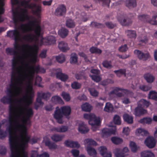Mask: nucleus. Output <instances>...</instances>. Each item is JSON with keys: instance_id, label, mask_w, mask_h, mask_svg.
I'll use <instances>...</instances> for the list:
<instances>
[{"instance_id": "1", "label": "nucleus", "mask_w": 157, "mask_h": 157, "mask_svg": "<svg viewBox=\"0 0 157 157\" xmlns=\"http://www.w3.org/2000/svg\"><path fill=\"white\" fill-rule=\"evenodd\" d=\"M7 36L8 37L13 38L15 41L14 45V50L12 48H8L6 49V52L7 54L10 55H13L14 57L13 60L12 66L13 71L11 73V83L10 84L9 88H7L6 93L8 96V98H14L18 92H21L22 91V88L18 85L17 82L19 79L17 78L16 73L14 70L19 71L17 67V62L16 60V56L18 54L17 50H19L20 47L17 42L20 40L21 35L19 31L17 30H10L7 32ZM21 51L24 50L25 48H28L31 50V56L32 59L31 61L35 63L36 62L37 56L39 49L38 46L36 44H34L33 46L28 44H24L20 47ZM25 66L28 68L27 74H25L23 75V77L27 78L29 83L26 86L25 89V94L27 97H22L20 98H33L34 92L33 88L31 84V80H32L35 73H44L46 70L43 67H40L39 65L36 66L30 65L29 63L25 64ZM2 98H7L4 96Z\"/></svg>"}, {"instance_id": "2", "label": "nucleus", "mask_w": 157, "mask_h": 157, "mask_svg": "<svg viewBox=\"0 0 157 157\" xmlns=\"http://www.w3.org/2000/svg\"><path fill=\"white\" fill-rule=\"evenodd\" d=\"M33 115V110H9L6 131L9 134L10 157H28L25 150L30 140L26 125L30 124Z\"/></svg>"}, {"instance_id": "3", "label": "nucleus", "mask_w": 157, "mask_h": 157, "mask_svg": "<svg viewBox=\"0 0 157 157\" xmlns=\"http://www.w3.org/2000/svg\"><path fill=\"white\" fill-rule=\"evenodd\" d=\"M12 14L13 22L16 25H17L19 22H24L30 19L28 11L25 9H21L20 12L17 10H13Z\"/></svg>"}, {"instance_id": "4", "label": "nucleus", "mask_w": 157, "mask_h": 157, "mask_svg": "<svg viewBox=\"0 0 157 157\" xmlns=\"http://www.w3.org/2000/svg\"><path fill=\"white\" fill-rule=\"evenodd\" d=\"M30 0H22L20 3L21 6H27L28 8L32 10L33 13L38 17H40V13L41 11V6L40 5H37L35 3H31L29 4Z\"/></svg>"}, {"instance_id": "5", "label": "nucleus", "mask_w": 157, "mask_h": 157, "mask_svg": "<svg viewBox=\"0 0 157 157\" xmlns=\"http://www.w3.org/2000/svg\"><path fill=\"white\" fill-rule=\"evenodd\" d=\"M84 118L89 120V124L92 126L93 131H95L100 125L101 121L99 117H96L93 114L85 113L84 115Z\"/></svg>"}, {"instance_id": "6", "label": "nucleus", "mask_w": 157, "mask_h": 157, "mask_svg": "<svg viewBox=\"0 0 157 157\" xmlns=\"http://www.w3.org/2000/svg\"><path fill=\"white\" fill-rule=\"evenodd\" d=\"M110 94H115L118 97L125 96L127 97L132 98L133 95L132 91L118 87L114 88L110 92Z\"/></svg>"}, {"instance_id": "7", "label": "nucleus", "mask_w": 157, "mask_h": 157, "mask_svg": "<svg viewBox=\"0 0 157 157\" xmlns=\"http://www.w3.org/2000/svg\"><path fill=\"white\" fill-rule=\"evenodd\" d=\"M37 21L34 20L29 21L27 23L21 24L19 28L22 33H25L28 32H31L33 30L32 26L35 25Z\"/></svg>"}, {"instance_id": "8", "label": "nucleus", "mask_w": 157, "mask_h": 157, "mask_svg": "<svg viewBox=\"0 0 157 157\" xmlns=\"http://www.w3.org/2000/svg\"><path fill=\"white\" fill-rule=\"evenodd\" d=\"M117 20L123 26H128L132 23L131 19L125 15H121L117 17Z\"/></svg>"}, {"instance_id": "9", "label": "nucleus", "mask_w": 157, "mask_h": 157, "mask_svg": "<svg viewBox=\"0 0 157 157\" xmlns=\"http://www.w3.org/2000/svg\"><path fill=\"white\" fill-rule=\"evenodd\" d=\"M56 42L55 37L53 36H51L45 38H42L40 40L41 45H49L54 44Z\"/></svg>"}, {"instance_id": "10", "label": "nucleus", "mask_w": 157, "mask_h": 157, "mask_svg": "<svg viewBox=\"0 0 157 157\" xmlns=\"http://www.w3.org/2000/svg\"><path fill=\"white\" fill-rule=\"evenodd\" d=\"M63 115L61 108L59 109L58 107H56V110L54 114V117L59 124H62L63 122L62 120Z\"/></svg>"}, {"instance_id": "11", "label": "nucleus", "mask_w": 157, "mask_h": 157, "mask_svg": "<svg viewBox=\"0 0 157 157\" xmlns=\"http://www.w3.org/2000/svg\"><path fill=\"white\" fill-rule=\"evenodd\" d=\"M134 53L136 54L140 59L143 61H146L150 57V55L148 52L144 53L140 50H135L134 51Z\"/></svg>"}, {"instance_id": "12", "label": "nucleus", "mask_w": 157, "mask_h": 157, "mask_svg": "<svg viewBox=\"0 0 157 157\" xmlns=\"http://www.w3.org/2000/svg\"><path fill=\"white\" fill-rule=\"evenodd\" d=\"M66 8L65 6L63 4L59 5L56 9L55 14L57 16H62L66 14Z\"/></svg>"}, {"instance_id": "13", "label": "nucleus", "mask_w": 157, "mask_h": 157, "mask_svg": "<svg viewBox=\"0 0 157 157\" xmlns=\"http://www.w3.org/2000/svg\"><path fill=\"white\" fill-rule=\"evenodd\" d=\"M147 111L144 109L141 105H139L138 103V106L136 107L134 110V114L136 116H140L147 113Z\"/></svg>"}, {"instance_id": "14", "label": "nucleus", "mask_w": 157, "mask_h": 157, "mask_svg": "<svg viewBox=\"0 0 157 157\" xmlns=\"http://www.w3.org/2000/svg\"><path fill=\"white\" fill-rule=\"evenodd\" d=\"M64 144L66 146L71 148H78L80 147V145L77 142L74 141L69 139L65 140Z\"/></svg>"}, {"instance_id": "15", "label": "nucleus", "mask_w": 157, "mask_h": 157, "mask_svg": "<svg viewBox=\"0 0 157 157\" xmlns=\"http://www.w3.org/2000/svg\"><path fill=\"white\" fill-rule=\"evenodd\" d=\"M144 143L148 148H152L155 147L156 142L153 137H148L144 141Z\"/></svg>"}, {"instance_id": "16", "label": "nucleus", "mask_w": 157, "mask_h": 157, "mask_svg": "<svg viewBox=\"0 0 157 157\" xmlns=\"http://www.w3.org/2000/svg\"><path fill=\"white\" fill-rule=\"evenodd\" d=\"M144 79L148 83L151 84L155 80V77L150 72L146 73L143 75Z\"/></svg>"}, {"instance_id": "17", "label": "nucleus", "mask_w": 157, "mask_h": 157, "mask_svg": "<svg viewBox=\"0 0 157 157\" xmlns=\"http://www.w3.org/2000/svg\"><path fill=\"white\" fill-rule=\"evenodd\" d=\"M58 47L61 51L63 52H65L69 49L68 47L67 44L63 41H61L59 43Z\"/></svg>"}, {"instance_id": "18", "label": "nucleus", "mask_w": 157, "mask_h": 157, "mask_svg": "<svg viewBox=\"0 0 157 157\" xmlns=\"http://www.w3.org/2000/svg\"><path fill=\"white\" fill-rule=\"evenodd\" d=\"M51 95V94L49 92L44 93L42 91H39L37 93V98H49Z\"/></svg>"}, {"instance_id": "19", "label": "nucleus", "mask_w": 157, "mask_h": 157, "mask_svg": "<svg viewBox=\"0 0 157 157\" xmlns=\"http://www.w3.org/2000/svg\"><path fill=\"white\" fill-rule=\"evenodd\" d=\"M65 135H59L57 134H56L52 135L51 138V139L54 141L58 142L61 141L64 137Z\"/></svg>"}, {"instance_id": "20", "label": "nucleus", "mask_w": 157, "mask_h": 157, "mask_svg": "<svg viewBox=\"0 0 157 157\" xmlns=\"http://www.w3.org/2000/svg\"><path fill=\"white\" fill-rule=\"evenodd\" d=\"M136 134L139 136L144 137L147 136L148 132L147 131L144 129L140 128L136 130Z\"/></svg>"}, {"instance_id": "21", "label": "nucleus", "mask_w": 157, "mask_h": 157, "mask_svg": "<svg viewBox=\"0 0 157 157\" xmlns=\"http://www.w3.org/2000/svg\"><path fill=\"white\" fill-rule=\"evenodd\" d=\"M61 109L63 115L66 116L69 115L71 113V109L69 106H64L61 107Z\"/></svg>"}, {"instance_id": "22", "label": "nucleus", "mask_w": 157, "mask_h": 157, "mask_svg": "<svg viewBox=\"0 0 157 157\" xmlns=\"http://www.w3.org/2000/svg\"><path fill=\"white\" fill-rule=\"evenodd\" d=\"M78 130L82 133H85L88 132L89 129L84 123H82L79 124Z\"/></svg>"}, {"instance_id": "23", "label": "nucleus", "mask_w": 157, "mask_h": 157, "mask_svg": "<svg viewBox=\"0 0 157 157\" xmlns=\"http://www.w3.org/2000/svg\"><path fill=\"white\" fill-rule=\"evenodd\" d=\"M56 77L57 78H59L61 81L64 82L68 78L67 75L61 72H58L56 73Z\"/></svg>"}, {"instance_id": "24", "label": "nucleus", "mask_w": 157, "mask_h": 157, "mask_svg": "<svg viewBox=\"0 0 157 157\" xmlns=\"http://www.w3.org/2000/svg\"><path fill=\"white\" fill-rule=\"evenodd\" d=\"M139 41L143 44H147L149 40V38L145 34L141 35L138 38Z\"/></svg>"}, {"instance_id": "25", "label": "nucleus", "mask_w": 157, "mask_h": 157, "mask_svg": "<svg viewBox=\"0 0 157 157\" xmlns=\"http://www.w3.org/2000/svg\"><path fill=\"white\" fill-rule=\"evenodd\" d=\"M127 36L130 38L135 39L136 37V34L135 31L127 30L125 31Z\"/></svg>"}, {"instance_id": "26", "label": "nucleus", "mask_w": 157, "mask_h": 157, "mask_svg": "<svg viewBox=\"0 0 157 157\" xmlns=\"http://www.w3.org/2000/svg\"><path fill=\"white\" fill-rule=\"evenodd\" d=\"M45 144L51 150H54L58 148L57 145L54 143L52 142L49 140H46Z\"/></svg>"}, {"instance_id": "27", "label": "nucleus", "mask_w": 157, "mask_h": 157, "mask_svg": "<svg viewBox=\"0 0 157 157\" xmlns=\"http://www.w3.org/2000/svg\"><path fill=\"white\" fill-rule=\"evenodd\" d=\"M100 153L103 157H108L107 148L105 146L100 147L98 149Z\"/></svg>"}, {"instance_id": "28", "label": "nucleus", "mask_w": 157, "mask_h": 157, "mask_svg": "<svg viewBox=\"0 0 157 157\" xmlns=\"http://www.w3.org/2000/svg\"><path fill=\"white\" fill-rule=\"evenodd\" d=\"M68 129L67 126L62 125L57 128H55L54 130L57 132L62 133L67 131Z\"/></svg>"}, {"instance_id": "29", "label": "nucleus", "mask_w": 157, "mask_h": 157, "mask_svg": "<svg viewBox=\"0 0 157 157\" xmlns=\"http://www.w3.org/2000/svg\"><path fill=\"white\" fill-rule=\"evenodd\" d=\"M136 0H126L125 4L126 6L129 8L134 7L136 6Z\"/></svg>"}, {"instance_id": "30", "label": "nucleus", "mask_w": 157, "mask_h": 157, "mask_svg": "<svg viewBox=\"0 0 157 157\" xmlns=\"http://www.w3.org/2000/svg\"><path fill=\"white\" fill-rule=\"evenodd\" d=\"M68 31L65 28H62L58 31V34L62 38L65 37L68 34Z\"/></svg>"}, {"instance_id": "31", "label": "nucleus", "mask_w": 157, "mask_h": 157, "mask_svg": "<svg viewBox=\"0 0 157 157\" xmlns=\"http://www.w3.org/2000/svg\"><path fill=\"white\" fill-rule=\"evenodd\" d=\"M138 19L142 21L147 22L149 23V21L150 20V16L148 15L142 14L138 16Z\"/></svg>"}, {"instance_id": "32", "label": "nucleus", "mask_w": 157, "mask_h": 157, "mask_svg": "<svg viewBox=\"0 0 157 157\" xmlns=\"http://www.w3.org/2000/svg\"><path fill=\"white\" fill-rule=\"evenodd\" d=\"M82 110L86 112H90L92 109V106L88 103H86L81 106Z\"/></svg>"}, {"instance_id": "33", "label": "nucleus", "mask_w": 157, "mask_h": 157, "mask_svg": "<svg viewBox=\"0 0 157 157\" xmlns=\"http://www.w3.org/2000/svg\"><path fill=\"white\" fill-rule=\"evenodd\" d=\"M35 36L32 34L24 35L22 37L23 39L28 42H32L33 41Z\"/></svg>"}, {"instance_id": "34", "label": "nucleus", "mask_w": 157, "mask_h": 157, "mask_svg": "<svg viewBox=\"0 0 157 157\" xmlns=\"http://www.w3.org/2000/svg\"><path fill=\"white\" fill-rule=\"evenodd\" d=\"M111 140L113 143L116 145L121 144L123 142V140L122 139L116 136L112 137Z\"/></svg>"}, {"instance_id": "35", "label": "nucleus", "mask_w": 157, "mask_h": 157, "mask_svg": "<svg viewBox=\"0 0 157 157\" xmlns=\"http://www.w3.org/2000/svg\"><path fill=\"white\" fill-rule=\"evenodd\" d=\"M86 150L88 154L90 156L95 155L97 154L95 150L90 146H87Z\"/></svg>"}, {"instance_id": "36", "label": "nucleus", "mask_w": 157, "mask_h": 157, "mask_svg": "<svg viewBox=\"0 0 157 157\" xmlns=\"http://www.w3.org/2000/svg\"><path fill=\"white\" fill-rule=\"evenodd\" d=\"M78 56L75 53H72L71 55L70 59V63L71 64H75L78 61Z\"/></svg>"}, {"instance_id": "37", "label": "nucleus", "mask_w": 157, "mask_h": 157, "mask_svg": "<svg viewBox=\"0 0 157 157\" xmlns=\"http://www.w3.org/2000/svg\"><path fill=\"white\" fill-rule=\"evenodd\" d=\"M141 157H154L155 155L151 152L145 151L141 153Z\"/></svg>"}, {"instance_id": "38", "label": "nucleus", "mask_w": 157, "mask_h": 157, "mask_svg": "<svg viewBox=\"0 0 157 157\" xmlns=\"http://www.w3.org/2000/svg\"><path fill=\"white\" fill-rule=\"evenodd\" d=\"M114 72L116 74L117 76L120 77L122 75H126V70L125 69H121L117 70L114 71Z\"/></svg>"}, {"instance_id": "39", "label": "nucleus", "mask_w": 157, "mask_h": 157, "mask_svg": "<svg viewBox=\"0 0 157 157\" xmlns=\"http://www.w3.org/2000/svg\"><path fill=\"white\" fill-rule=\"evenodd\" d=\"M124 120L128 124H132L133 123V117L132 116L127 114H125L123 116Z\"/></svg>"}, {"instance_id": "40", "label": "nucleus", "mask_w": 157, "mask_h": 157, "mask_svg": "<svg viewBox=\"0 0 157 157\" xmlns=\"http://www.w3.org/2000/svg\"><path fill=\"white\" fill-rule=\"evenodd\" d=\"M152 86L151 85L148 84L147 85H141L139 86V88L143 91H147L151 89Z\"/></svg>"}, {"instance_id": "41", "label": "nucleus", "mask_w": 157, "mask_h": 157, "mask_svg": "<svg viewBox=\"0 0 157 157\" xmlns=\"http://www.w3.org/2000/svg\"><path fill=\"white\" fill-rule=\"evenodd\" d=\"M66 26L69 28H73L75 26V24L72 19H67L66 21Z\"/></svg>"}, {"instance_id": "42", "label": "nucleus", "mask_w": 157, "mask_h": 157, "mask_svg": "<svg viewBox=\"0 0 157 157\" xmlns=\"http://www.w3.org/2000/svg\"><path fill=\"white\" fill-rule=\"evenodd\" d=\"M90 26L92 27H95L97 28H101L105 27L104 25L96 22L93 21L91 22Z\"/></svg>"}, {"instance_id": "43", "label": "nucleus", "mask_w": 157, "mask_h": 157, "mask_svg": "<svg viewBox=\"0 0 157 157\" xmlns=\"http://www.w3.org/2000/svg\"><path fill=\"white\" fill-rule=\"evenodd\" d=\"M85 144H87V146H90L91 145H96V143L94 140L91 139H85L84 141Z\"/></svg>"}, {"instance_id": "44", "label": "nucleus", "mask_w": 157, "mask_h": 157, "mask_svg": "<svg viewBox=\"0 0 157 157\" xmlns=\"http://www.w3.org/2000/svg\"><path fill=\"white\" fill-rule=\"evenodd\" d=\"M113 120L115 124L120 125L121 124V118L120 117L117 115H114L113 118Z\"/></svg>"}, {"instance_id": "45", "label": "nucleus", "mask_w": 157, "mask_h": 157, "mask_svg": "<svg viewBox=\"0 0 157 157\" xmlns=\"http://www.w3.org/2000/svg\"><path fill=\"white\" fill-rule=\"evenodd\" d=\"M152 121V119L150 117H144L141 119L139 122L143 124H149L151 123Z\"/></svg>"}, {"instance_id": "46", "label": "nucleus", "mask_w": 157, "mask_h": 157, "mask_svg": "<svg viewBox=\"0 0 157 157\" xmlns=\"http://www.w3.org/2000/svg\"><path fill=\"white\" fill-rule=\"evenodd\" d=\"M90 51L92 53H96L101 54V50L97 48L92 47L90 49Z\"/></svg>"}, {"instance_id": "47", "label": "nucleus", "mask_w": 157, "mask_h": 157, "mask_svg": "<svg viewBox=\"0 0 157 157\" xmlns=\"http://www.w3.org/2000/svg\"><path fill=\"white\" fill-rule=\"evenodd\" d=\"M81 84L78 82L75 81L71 84V87L73 89H79L81 87Z\"/></svg>"}, {"instance_id": "48", "label": "nucleus", "mask_w": 157, "mask_h": 157, "mask_svg": "<svg viewBox=\"0 0 157 157\" xmlns=\"http://www.w3.org/2000/svg\"><path fill=\"white\" fill-rule=\"evenodd\" d=\"M149 23L153 25H157V14L153 16L151 19L150 18Z\"/></svg>"}, {"instance_id": "49", "label": "nucleus", "mask_w": 157, "mask_h": 157, "mask_svg": "<svg viewBox=\"0 0 157 157\" xmlns=\"http://www.w3.org/2000/svg\"><path fill=\"white\" fill-rule=\"evenodd\" d=\"M56 60L59 63H62L65 60V58L63 55H60L56 57Z\"/></svg>"}, {"instance_id": "50", "label": "nucleus", "mask_w": 157, "mask_h": 157, "mask_svg": "<svg viewBox=\"0 0 157 157\" xmlns=\"http://www.w3.org/2000/svg\"><path fill=\"white\" fill-rule=\"evenodd\" d=\"M41 31V28L40 26L39 25H35V27L34 29V32L36 35L39 36L40 34Z\"/></svg>"}, {"instance_id": "51", "label": "nucleus", "mask_w": 157, "mask_h": 157, "mask_svg": "<svg viewBox=\"0 0 157 157\" xmlns=\"http://www.w3.org/2000/svg\"><path fill=\"white\" fill-rule=\"evenodd\" d=\"M138 103L139 105H141L142 106H146V108L148 107L150 105V103L148 101L143 99H141Z\"/></svg>"}, {"instance_id": "52", "label": "nucleus", "mask_w": 157, "mask_h": 157, "mask_svg": "<svg viewBox=\"0 0 157 157\" xmlns=\"http://www.w3.org/2000/svg\"><path fill=\"white\" fill-rule=\"evenodd\" d=\"M116 131V128L115 126H109V135L114 134L115 135Z\"/></svg>"}, {"instance_id": "53", "label": "nucleus", "mask_w": 157, "mask_h": 157, "mask_svg": "<svg viewBox=\"0 0 157 157\" xmlns=\"http://www.w3.org/2000/svg\"><path fill=\"white\" fill-rule=\"evenodd\" d=\"M148 98H157V92L151 90L149 92Z\"/></svg>"}, {"instance_id": "54", "label": "nucleus", "mask_w": 157, "mask_h": 157, "mask_svg": "<svg viewBox=\"0 0 157 157\" xmlns=\"http://www.w3.org/2000/svg\"><path fill=\"white\" fill-rule=\"evenodd\" d=\"M42 80V79L39 76H36L35 79V85L39 87H42L40 84Z\"/></svg>"}, {"instance_id": "55", "label": "nucleus", "mask_w": 157, "mask_h": 157, "mask_svg": "<svg viewBox=\"0 0 157 157\" xmlns=\"http://www.w3.org/2000/svg\"><path fill=\"white\" fill-rule=\"evenodd\" d=\"M130 146L132 151L135 152L137 150L138 147L134 142H131L130 144Z\"/></svg>"}, {"instance_id": "56", "label": "nucleus", "mask_w": 157, "mask_h": 157, "mask_svg": "<svg viewBox=\"0 0 157 157\" xmlns=\"http://www.w3.org/2000/svg\"><path fill=\"white\" fill-rule=\"evenodd\" d=\"M90 77L93 80L96 82H98L101 80V78L98 75H90Z\"/></svg>"}, {"instance_id": "57", "label": "nucleus", "mask_w": 157, "mask_h": 157, "mask_svg": "<svg viewBox=\"0 0 157 157\" xmlns=\"http://www.w3.org/2000/svg\"><path fill=\"white\" fill-rule=\"evenodd\" d=\"M43 103L41 101V99H36V101L35 103V108L37 109L40 105H43Z\"/></svg>"}, {"instance_id": "58", "label": "nucleus", "mask_w": 157, "mask_h": 157, "mask_svg": "<svg viewBox=\"0 0 157 157\" xmlns=\"http://www.w3.org/2000/svg\"><path fill=\"white\" fill-rule=\"evenodd\" d=\"M89 91L90 94L94 97H96L98 94V92L96 90L93 88L89 89Z\"/></svg>"}, {"instance_id": "59", "label": "nucleus", "mask_w": 157, "mask_h": 157, "mask_svg": "<svg viewBox=\"0 0 157 157\" xmlns=\"http://www.w3.org/2000/svg\"><path fill=\"white\" fill-rule=\"evenodd\" d=\"M52 101H54L55 104H64V102L62 99H52Z\"/></svg>"}, {"instance_id": "60", "label": "nucleus", "mask_w": 157, "mask_h": 157, "mask_svg": "<svg viewBox=\"0 0 157 157\" xmlns=\"http://www.w3.org/2000/svg\"><path fill=\"white\" fill-rule=\"evenodd\" d=\"M102 134L103 138H107L108 136V129H104L102 131Z\"/></svg>"}, {"instance_id": "61", "label": "nucleus", "mask_w": 157, "mask_h": 157, "mask_svg": "<svg viewBox=\"0 0 157 157\" xmlns=\"http://www.w3.org/2000/svg\"><path fill=\"white\" fill-rule=\"evenodd\" d=\"M128 48L127 45L125 44L120 47L119 48V50L122 52H125L127 50Z\"/></svg>"}, {"instance_id": "62", "label": "nucleus", "mask_w": 157, "mask_h": 157, "mask_svg": "<svg viewBox=\"0 0 157 157\" xmlns=\"http://www.w3.org/2000/svg\"><path fill=\"white\" fill-rule=\"evenodd\" d=\"M94 1L96 2H99V3H102V6H108L107 0H94Z\"/></svg>"}, {"instance_id": "63", "label": "nucleus", "mask_w": 157, "mask_h": 157, "mask_svg": "<svg viewBox=\"0 0 157 157\" xmlns=\"http://www.w3.org/2000/svg\"><path fill=\"white\" fill-rule=\"evenodd\" d=\"M117 150L118 151L115 154L116 157H124V153L121 152L119 149Z\"/></svg>"}, {"instance_id": "64", "label": "nucleus", "mask_w": 157, "mask_h": 157, "mask_svg": "<svg viewBox=\"0 0 157 157\" xmlns=\"http://www.w3.org/2000/svg\"><path fill=\"white\" fill-rule=\"evenodd\" d=\"M39 155L37 151H32L31 157H39Z\"/></svg>"}]
</instances>
